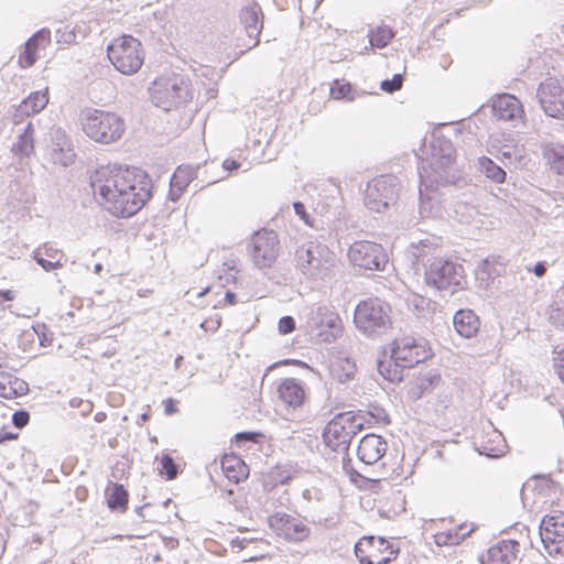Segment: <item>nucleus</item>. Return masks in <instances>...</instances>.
I'll return each mask as SVG.
<instances>
[{"label":"nucleus","instance_id":"nucleus-14","mask_svg":"<svg viewBox=\"0 0 564 564\" xmlns=\"http://www.w3.org/2000/svg\"><path fill=\"white\" fill-rule=\"evenodd\" d=\"M540 536L545 552L554 558L564 557V511L552 510L540 524Z\"/></svg>","mask_w":564,"mask_h":564},{"label":"nucleus","instance_id":"nucleus-46","mask_svg":"<svg viewBox=\"0 0 564 564\" xmlns=\"http://www.w3.org/2000/svg\"><path fill=\"white\" fill-rule=\"evenodd\" d=\"M76 34L69 26H64L63 29L57 30V41L59 43L70 44L75 42Z\"/></svg>","mask_w":564,"mask_h":564},{"label":"nucleus","instance_id":"nucleus-37","mask_svg":"<svg viewBox=\"0 0 564 564\" xmlns=\"http://www.w3.org/2000/svg\"><path fill=\"white\" fill-rule=\"evenodd\" d=\"M479 166L485 173L486 177L496 184H502L506 181L507 174L499 165L491 159L482 156L479 159Z\"/></svg>","mask_w":564,"mask_h":564},{"label":"nucleus","instance_id":"nucleus-33","mask_svg":"<svg viewBox=\"0 0 564 564\" xmlns=\"http://www.w3.org/2000/svg\"><path fill=\"white\" fill-rule=\"evenodd\" d=\"M313 325L316 328H322L323 326H327L332 329L339 327L340 318L336 312L333 310L321 306L318 307L311 317Z\"/></svg>","mask_w":564,"mask_h":564},{"label":"nucleus","instance_id":"nucleus-55","mask_svg":"<svg viewBox=\"0 0 564 564\" xmlns=\"http://www.w3.org/2000/svg\"><path fill=\"white\" fill-rule=\"evenodd\" d=\"M18 438V434L1 431L0 432V444Z\"/></svg>","mask_w":564,"mask_h":564},{"label":"nucleus","instance_id":"nucleus-34","mask_svg":"<svg viewBox=\"0 0 564 564\" xmlns=\"http://www.w3.org/2000/svg\"><path fill=\"white\" fill-rule=\"evenodd\" d=\"M246 25V32L248 33L250 41L245 45L246 51L251 50L257 46L260 42V25H259V17L257 12L252 9H247L243 12Z\"/></svg>","mask_w":564,"mask_h":564},{"label":"nucleus","instance_id":"nucleus-29","mask_svg":"<svg viewBox=\"0 0 564 564\" xmlns=\"http://www.w3.org/2000/svg\"><path fill=\"white\" fill-rule=\"evenodd\" d=\"M58 139H61L62 142L57 143V148L52 149L51 160L54 164L67 166L74 162L76 154L65 135H59Z\"/></svg>","mask_w":564,"mask_h":564},{"label":"nucleus","instance_id":"nucleus-4","mask_svg":"<svg viewBox=\"0 0 564 564\" xmlns=\"http://www.w3.org/2000/svg\"><path fill=\"white\" fill-rule=\"evenodd\" d=\"M80 124L90 140L101 144L118 141L126 131L124 120L118 113L100 109L83 112Z\"/></svg>","mask_w":564,"mask_h":564},{"label":"nucleus","instance_id":"nucleus-53","mask_svg":"<svg viewBox=\"0 0 564 564\" xmlns=\"http://www.w3.org/2000/svg\"><path fill=\"white\" fill-rule=\"evenodd\" d=\"M15 299V292L12 290H0V304L11 302Z\"/></svg>","mask_w":564,"mask_h":564},{"label":"nucleus","instance_id":"nucleus-10","mask_svg":"<svg viewBox=\"0 0 564 564\" xmlns=\"http://www.w3.org/2000/svg\"><path fill=\"white\" fill-rule=\"evenodd\" d=\"M347 257L354 268L362 271L383 270L389 261L384 248L368 240L355 241L348 248Z\"/></svg>","mask_w":564,"mask_h":564},{"label":"nucleus","instance_id":"nucleus-39","mask_svg":"<svg viewBox=\"0 0 564 564\" xmlns=\"http://www.w3.org/2000/svg\"><path fill=\"white\" fill-rule=\"evenodd\" d=\"M354 89L349 82L335 79L329 89V95L333 99L340 100V99H348L351 100L354 98L352 96Z\"/></svg>","mask_w":564,"mask_h":564},{"label":"nucleus","instance_id":"nucleus-42","mask_svg":"<svg viewBox=\"0 0 564 564\" xmlns=\"http://www.w3.org/2000/svg\"><path fill=\"white\" fill-rule=\"evenodd\" d=\"M553 369L560 381L564 384V346L554 350Z\"/></svg>","mask_w":564,"mask_h":564},{"label":"nucleus","instance_id":"nucleus-8","mask_svg":"<svg viewBox=\"0 0 564 564\" xmlns=\"http://www.w3.org/2000/svg\"><path fill=\"white\" fill-rule=\"evenodd\" d=\"M391 307L378 297L361 301L355 308L354 322L364 333L372 334L391 325Z\"/></svg>","mask_w":564,"mask_h":564},{"label":"nucleus","instance_id":"nucleus-44","mask_svg":"<svg viewBox=\"0 0 564 564\" xmlns=\"http://www.w3.org/2000/svg\"><path fill=\"white\" fill-rule=\"evenodd\" d=\"M553 171L560 175H564V152H553L549 158Z\"/></svg>","mask_w":564,"mask_h":564},{"label":"nucleus","instance_id":"nucleus-16","mask_svg":"<svg viewBox=\"0 0 564 564\" xmlns=\"http://www.w3.org/2000/svg\"><path fill=\"white\" fill-rule=\"evenodd\" d=\"M538 98L545 113L564 118V78L549 77L538 88Z\"/></svg>","mask_w":564,"mask_h":564},{"label":"nucleus","instance_id":"nucleus-5","mask_svg":"<svg viewBox=\"0 0 564 564\" xmlns=\"http://www.w3.org/2000/svg\"><path fill=\"white\" fill-rule=\"evenodd\" d=\"M107 56L116 70L123 75H133L142 67L145 51L139 39L123 34L108 44Z\"/></svg>","mask_w":564,"mask_h":564},{"label":"nucleus","instance_id":"nucleus-22","mask_svg":"<svg viewBox=\"0 0 564 564\" xmlns=\"http://www.w3.org/2000/svg\"><path fill=\"white\" fill-rule=\"evenodd\" d=\"M492 113L498 120L510 121L523 117L519 99L509 94L499 95L492 102Z\"/></svg>","mask_w":564,"mask_h":564},{"label":"nucleus","instance_id":"nucleus-3","mask_svg":"<svg viewBox=\"0 0 564 564\" xmlns=\"http://www.w3.org/2000/svg\"><path fill=\"white\" fill-rule=\"evenodd\" d=\"M369 423L361 411L340 412L325 425L323 441L332 451L346 454L352 438Z\"/></svg>","mask_w":564,"mask_h":564},{"label":"nucleus","instance_id":"nucleus-60","mask_svg":"<svg viewBox=\"0 0 564 564\" xmlns=\"http://www.w3.org/2000/svg\"><path fill=\"white\" fill-rule=\"evenodd\" d=\"M142 420H143V421L149 420V414H147V413H145V414H142Z\"/></svg>","mask_w":564,"mask_h":564},{"label":"nucleus","instance_id":"nucleus-49","mask_svg":"<svg viewBox=\"0 0 564 564\" xmlns=\"http://www.w3.org/2000/svg\"><path fill=\"white\" fill-rule=\"evenodd\" d=\"M12 419L14 425L19 429H22L29 423L30 416L28 412L19 411L13 414Z\"/></svg>","mask_w":564,"mask_h":564},{"label":"nucleus","instance_id":"nucleus-43","mask_svg":"<svg viewBox=\"0 0 564 564\" xmlns=\"http://www.w3.org/2000/svg\"><path fill=\"white\" fill-rule=\"evenodd\" d=\"M403 84V77L400 74H395L392 79H386L381 83V89L387 93H394L401 89Z\"/></svg>","mask_w":564,"mask_h":564},{"label":"nucleus","instance_id":"nucleus-28","mask_svg":"<svg viewBox=\"0 0 564 564\" xmlns=\"http://www.w3.org/2000/svg\"><path fill=\"white\" fill-rule=\"evenodd\" d=\"M34 129L29 123L18 141L12 145V152L19 159L29 158L34 153Z\"/></svg>","mask_w":564,"mask_h":564},{"label":"nucleus","instance_id":"nucleus-20","mask_svg":"<svg viewBox=\"0 0 564 564\" xmlns=\"http://www.w3.org/2000/svg\"><path fill=\"white\" fill-rule=\"evenodd\" d=\"M476 445L480 454L499 457L506 452V441L501 432L489 426L476 436Z\"/></svg>","mask_w":564,"mask_h":564},{"label":"nucleus","instance_id":"nucleus-35","mask_svg":"<svg viewBox=\"0 0 564 564\" xmlns=\"http://www.w3.org/2000/svg\"><path fill=\"white\" fill-rule=\"evenodd\" d=\"M356 365L348 358H339L332 364L330 373L334 379L345 382L354 377Z\"/></svg>","mask_w":564,"mask_h":564},{"label":"nucleus","instance_id":"nucleus-30","mask_svg":"<svg viewBox=\"0 0 564 564\" xmlns=\"http://www.w3.org/2000/svg\"><path fill=\"white\" fill-rule=\"evenodd\" d=\"M48 104V91L47 89L43 91H34L31 93L28 98H25L21 104V109L24 115L31 116L39 113L43 110Z\"/></svg>","mask_w":564,"mask_h":564},{"label":"nucleus","instance_id":"nucleus-59","mask_svg":"<svg viewBox=\"0 0 564 564\" xmlns=\"http://www.w3.org/2000/svg\"><path fill=\"white\" fill-rule=\"evenodd\" d=\"M265 486L269 487V489H272L275 487V484H269V482H265Z\"/></svg>","mask_w":564,"mask_h":564},{"label":"nucleus","instance_id":"nucleus-36","mask_svg":"<svg viewBox=\"0 0 564 564\" xmlns=\"http://www.w3.org/2000/svg\"><path fill=\"white\" fill-rule=\"evenodd\" d=\"M405 367L399 365L391 357L388 360H381L378 364V371L390 382H400L403 379V369Z\"/></svg>","mask_w":564,"mask_h":564},{"label":"nucleus","instance_id":"nucleus-11","mask_svg":"<svg viewBox=\"0 0 564 564\" xmlns=\"http://www.w3.org/2000/svg\"><path fill=\"white\" fill-rule=\"evenodd\" d=\"M360 564H390L399 555V549L381 536H362L355 545Z\"/></svg>","mask_w":564,"mask_h":564},{"label":"nucleus","instance_id":"nucleus-51","mask_svg":"<svg viewBox=\"0 0 564 564\" xmlns=\"http://www.w3.org/2000/svg\"><path fill=\"white\" fill-rule=\"evenodd\" d=\"M163 405L166 415H173L177 412L176 402L172 398L164 400Z\"/></svg>","mask_w":564,"mask_h":564},{"label":"nucleus","instance_id":"nucleus-56","mask_svg":"<svg viewBox=\"0 0 564 564\" xmlns=\"http://www.w3.org/2000/svg\"><path fill=\"white\" fill-rule=\"evenodd\" d=\"M545 271H546V270H545V267H544V264H543V263H541V262H540V263H536V264L534 265V268H533V272H534V274H535L536 276H543V275H544V273H545Z\"/></svg>","mask_w":564,"mask_h":564},{"label":"nucleus","instance_id":"nucleus-21","mask_svg":"<svg viewBox=\"0 0 564 564\" xmlns=\"http://www.w3.org/2000/svg\"><path fill=\"white\" fill-rule=\"evenodd\" d=\"M387 452L386 440L376 434L365 435L357 448V455L367 465L377 463Z\"/></svg>","mask_w":564,"mask_h":564},{"label":"nucleus","instance_id":"nucleus-41","mask_svg":"<svg viewBox=\"0 0 564 564\" xmlns=\"http://www.w3.org/2000/svg\"><path fill=\"white\" fill-rule=\"evenodd\" d=\"M193 120V113L191 110L182 111L180 120L176 122L175 115H172L169 119V123L175 127L171 128L172 132H178L186 129Z\"/></svg>","mask_w":564,"mask_h":564},{"label":"nucleus","instance_id":"nucleus-24","mask_svg":"<svg viewBox=\"0 0 564 564\" xmlns=\"http://www.w3.org/2000/svg\"><path fill=\"white\" fill-rule=\"evenodd\" d=\"M279 398L291 408H300L304 404L306 393L303 386L293 378L284 379L278 387Z\"/></svg>","mask_w":564,"mask_h":564},{"label":"nucleus","instance_id":"nucleus-1","mask_svg":"<svg viewBox=\"0 0 564 564\" xmlns=\"http://www.w3.org/2000/svg\"><path fill=\"white\" fill-rule=\"evenodd\" d=\"M98 206L115 218L137 215L152 197V180L140 169L101 165L90 175Z\"/></svg>","mask_w":564,"mask_h":564},{"label":"nucleus","instance_id":"nucleus-27","mask_svg":"<svg viewBox=\"0 0 564 564\" xmlns=\"http://www.w3.org/2000/svg\"><path fill=\"white\" fill-rule=\"evenodd\" d=\"M479 317L471 310H459L454 316V327L456 332L465 337L470 338L479 330Z\"/></svg>","mask_w":564,"mask_h":564},{"label":"nucleus","instance_id":"nucleus-15","mask_svg":"<svg viewBox=\"0 0 564 564\" xmlns=\"http://www.w3.org/2000/svg\"><path fill=\"white\" fill-rule=\"evenodd\" d=\"M434 542L438 546H453L462 543L476 529L473 522L460 521L454 518L434 521Z\"/></svg>","mask_w":564,"mask_h":564},{"label":"nucleus","instance_id":"nucleus-45","mask_svg":"<svg viewBox=\"0 0 564 564\" xmlns=\"http://www.w3.org/2000/svg\"><path fill=\"white\" fill-rule=\"evenodd\" d=\"M260 436H261V434H259V433L241 432V433H237L234 436V442L236 443L237 446L240 447L245 442L258 443V440Z\"/></svg>","mask_w":564,"mask_h":564},{"label":"nucleus","instance_id":"nucleus-7","mask_svg":"<svg viewBox=\"0 0 564 564\" xmlns=\"http://www.w3.org/2000/svg\"><path fill=\"white\" fill-rule=\"evenodd\" d=\"M425 281L437 290L456 293L465 289V270L459 263L437 259L426 269Z\"/></svg>","mask_w":564,"mask_h":564},{"label":"nucleus","instance_id":"nucleus-32","mask_svg":"<svg viewBox=\"0 0 564 564\" xmlns=\"http://www.w3.org/2000/svg\"><path fill=\"white\" fill-rule=\"evenodd\" d=\"M207 293H214L217 299L213 302L214 308H224L227 306H232L237 303L236 294L229 290H226L224 285L218 286H209L204 289L198 296H204Z\"/></svg>","mask_w":564,"mask_h":564},{"label":"nucleus","instance_id":"nucleus-54","mask_svg":"<svg viewBox=\"0 0 564 564\" xmlns=\"http://www.w3.org/2000/svg\"><path fill=\"white\" fill-rule=\"evenodd\" d=\"M223 167L229 172L231 171H236L240 167V163L237 162L236 160L234 159H226L224 162H223Z\"/></svg>","mask_w":564,"mask_h":564},{"label":"nucleus","instance_id":"nucleus-6","mask_svg":"<svg viewBox=\"0 0 564 564\" xmlns=\"http://www.w3.org/2000/svg\"><path fill=\"white\" fill-rule=\"evenodd\" d=\"M433 357L432 345L419 334L402 335L391 344V358L403 367L413 368Z\"/></svg>","mask_w":564,"mask_h":564},{"label":"nucleus","instance_id":"nucleus-52","mask_svg":"<svg viewBox=\"0 0 564 564\" xmlns=\"http://www.w3.org/2000/svg\"><path fill=\"white\" fill-rule=\"evenodd\" d=\"M293 207H294V212L295 214L301 218L303 219L306 224H310L308 221V216L305 212V206L300 203V202H296L293 204Z\"/></svg>","mask_w":564,"mask_h":564},{"label":"nucleus","instance_id":"nucleus-31","mask_svg":"<svg viewBox=\"0 0 564 564\" xmlns=\"http://www.w3.org/2000/svg\"><path fill=\"white\" fill-rule=\"evenodd\" d=\"M195 169L188 165L178 166L171 178L172 191H177L181 194L187 188L192 181L195 180Z\"/></svg>","mask_w":564,"mask_h":564},{"label":"nucleus","instance_id":"nucleus-2","mask_svg":"<svg viewBox=\"0 0 564 564\" xmlns=\"http://www.w3.org/2000/svg\"><path fill=\"white\" fill-rule=\"evenodd\" d=\"M149 94L152 102L165 111L178 110L193 99L191 79L173 69L159 75L151 84Z\"/></svg>","mask_w":564,"mask_h":564},{"label":"nucleus","instance_id":"nucleus-23","mask_svg":"<svg viewBox=\"0 0 564 564\" xmlns=\"http://www.w3.org/2000/svg\"><path fill=\"white\" fill-rule=\"evenodd\" d=\"M51 43V34L48 31H40L34 34L24 45L23 52L19 56V65L23 68L32 66L40 51L45 50Z\"/></svg>","mask_w":564,"mask_h":564},{"label":"nucleus","instance_id":"nucleus-12","mask_svg":"<svg viewBox=\"0 0 564 564\" xmlns=\"http://www.w3.org/2000/svg\"><path fill=\"white\" fill-rule=\"evenodd\" d=\"M280 239L276 231L262 228L256 231L249 245V254L253 264L260 269L271 268L280 253Z\"/></svg>","mask_w":564,"mask_h":564},{"label":"nucleus","instance_id":"nucleus-38","mask_svg":"<svg viewBox=\"0 0 564 564\" xmlns=\"http://www.w3.org/2000/svg\"><path fill=\"white\" fill-rule=\"evenodd\" d=\"M368 36L371 46L383 48L393 39L394 33L389 26H378L371 30Z\"/></svg>","mask_w":564,"mask_h":564},{"label":"nucleus","instance_id":"nucleus-18","mask_svg":"<svg viewBox=\"0 0 564 564\" xmlns=\"http://www.w3.org/2000/svg\"><path fill=\"white\" fill-rule=\"evenodd\" d=\"M534 490L538 500L552 510L564 511V491L561 486L547 478H538L535 480Z\"/></svg>","mask_w":564,"mask_h":564},{"label":"nucleus","instance_id":"nucleus-13","mask_svg":"<svg viewBox=\"0 0 564 564\" xmlns=\"http://www.w3.org/2000/svg\"><path fill=\"white\" fill-rule=\"evenodd\" d=\"M296 265L305 271L327 273L336 265V254L326 245L310 242L295 251Z\"/></svg>","mask_w":564,"mask_h":564},{"label":"nucleus","instance_id":"nucleus-17","mask_svg":"<svg viewBox=\"0 0 564 564\" xmlns=\"http://www.w3.org/2000/svg\"><path fill=\"white\" fill-rule=\"evenodd\" d=\"M271 530L286 541L297 542L308 535V529L296 518L286 513H274L269 518Z\"/></svg>","mask_w":564,"mask_h":564},{"label":"nucleus","instance_id":"nucleus-19","mask_svg":"<svg viewBox=\"0 0 564 564\" xmlns=\"http://www.w3.org/2000/svg\"><path fill=\"white\" fill-rule=\"evenodd\" d=\"M519 553L518 541L501 540L487 550L484 564H517Z\"/></svg>","mask_w":564,"mask_h":564},{"label":"nucleus","instance_id":"nucleus-9","mask_svg":"<svg viewBox=\"0 0 564 564\" xmlns=\"http://www.w3.org/2000/svg\"><path fill=\"white\" fill-rule=\"evenodd\" d=\"M398 194V178L393 175H380L367 184L365 204L370 210L381 213L395 204Z\"/></svg>","mask_w":564,"mask_h":564},{"label":"nucleus","instance_id":"nucleus-26","mask_svg":"<svg viewBox=\"0 0 564 564\" xmlns=\"http://www.w3.org/2000/svg\"><path fill=\"white\" fill-rule=\"evenodd\" d=\"M107 507L115 512L123 513L128 510L129 492L123 485L110 482L105 489Z\"/></svg>","mask_w":564,"mask_h":564},{"label":"nucleus","instance_id":"nucleus-48","mask_svg":"<svg viewBox=\"0 0 564 564\" xmlns=\"http://www.w3.org/2000/svg\"><path fill=\"white\" fill-rule=\"evenodd\" d=\"M36 261L46 271L54 270L56 268L62 267L61 257L58 259H55V260H47V259H44L41 256V253L39 252V256L36 257Z\"/></svg>","mask_w":564,"mask_h":564},{"label":"nucleus","instance_id":"nucleus-57","mask_svg":"<svg viewBox=\"0 0 564 564\" xmlns=\"http://www.w3.org/2000/svg\"><path fill=\"white\" fill-rule=\"evenodd\" d=\"M106 417H107V415H106V413H105V412H97V413L95 414V421H96V422H99V423H100V422H104V421L106 420Z\"/></svg>","mask_w":564,"mask_h":564},{"label":"nucleus","instance_id":"nucleus-58","mask_svg":"<svg viewBox=\"0 0 564 564\" xmlns=\"http://www.w3.org/2000/svg\"><path fill=\"white\" fill-rule=\"evenodd\" d=\"M380 422H382L383 424H389L390 420L387 414H383L382 416H380Z\"/></svg>","mask_w":564,"mask_h":564},{"label":"nucleus","instance_id":"nucleus-25","mask_svg":"<svg viewBox=\"0 0 564 564\" xmlns=\"http://www.w3.org/2000/svg\"><path fill=\"white\" fill-rule=\"evenodd\" d=\"M220 464L224 475L235 484L246 480L249 476L248 465L240 456L234 453L225 454Z\"/></svg>","mask_w":564,"mask_h":564},{"label":"nucleus","instance_id":"nucleus-40","mask_svg":"<svg viewBox=\"0 0 564 564\" xmlns=\"http://www.w3.org/2000/svg\"><path fill=\"white\" fill-rule=\"evenodd\" d=\"M160 475L165 476L167 480H173L178 474L177 465L169 454H163L160 458Z\"/></svg>","mask_w":564,"mask_h":564},{"label":"nucleus","instance_id":"nucleus-50","mask_svg":"<svg viewBox=\"0 0 564 564\" xmlns=\"http://www.w3.org/2000/svg\"><path fill=\"white\" fill-rule=\"evenodd\" d=\"M7 377L0 376V397L11 399L15 394V391L7 387Z\"/></svg>","mask_w":564,"mask_h":564},{"label":"nucleus","instance_id":"nucleus-47","mask_svg":"<svg viewBox=\"0 0 564 564\" xmlns=\"http://www.w3.org/2000/svg\"><path fill=\"white\" fill-rule=\"evenodd\" d=\"M295 329V322L291 316H283L279 321V332L283 335L290 334Z\"/></svg>","mask_w":564,"mask_h":564}]
</instances>
